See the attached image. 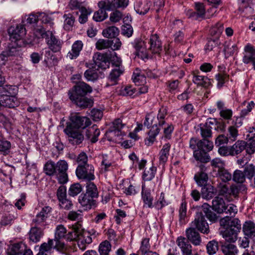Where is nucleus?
<instances>
[{"mask_svg":"<svg viewBox=\"0 0 255 255\" xmlns=\"http://www.w3.org/2000/svg\"><path fill=\"white\" fill-rule=\"evenodd\" d=\"M68 164L64 160H60L56 163L49 160L44 164L43 171L49 176H55L60 183L65 184L68 181Z\"/></svg>","mask_w":255,"mask_h":255,"instance_id":"nucleus-1","label":"nucleus"},{"mask_svg":"<svg viewBox=\"0 0 255 255\" xmlns=\"http://www.w3.org/2000/svg\"><path fill=\"white\" fill-rule=\"evenodd\" d=\"M158 119L151 114H147L143 125L147 128H151L148 132V137L145 139V143L147 146H151L155 140L157 135L159 133L160 128L157 123Z\"/></svg>","mask_w":255,"mask_h":255,"instance_id":"nucleus-2","label":"nucleus"},{"mask_svg":"<svg viewBox=\"0 0 255 255\" xmlns=\"http://www.w3.org/2000/svg\"><path fill=\"white\" fill-rule=\"evenodd\" d=\"M191 227L200 233L208 235L210 232V228L208 223L205 219V216L202 211L196 213L194 221L191 222Z\"/></svg>","mask_w":255,"mask_h":255,"instance_id":"nucleus-3","label":"nucleus"},{"mask_svg":"<svg viewBox=\"0 0 255 255\" xmlns=\"http://www.w3.org/2000/svg\"><path fill=\"white\" fill-rule=\"evenodd\" d=\"M39 30L42 37L47 39V43L49 48L54 52L59 51L61 48L62 42L55 37L52 32L49 30L45 31L43 28H41Z\"/></svg>","mask_w":255,"mask_h":255,"instance_id":"nucleus-4","label":"nucleus"},{"mask_svg":"<svg viewBox=\"0 0 255 255\" xmlns=\"http://www.w3.org/2000/svg\"><path fill=\"white\" fill-rule=\"evenodd\" d=\"M76 174L79 179L88 181H91L95 178L94 168L92 164L78 166L76 170Z\"/></svg>","mask_w":255,"mask_h":255,"instance_id":"nucleus-5","label":"nucleus"},{"mask_svg":"<svg viewBox=\"0 0 255 255\" xmlns=\"http://www.w3.org/2000/svg\"><path fill=\"white\" fill-rule=\"evenodd\" d=\"M71 123L66 127H71L75 129H85L91 124L90 119L86 117H81L78 115H73L70 117Z\"/></svg>","mask_w":255,"mask_h":255,"instance_id":"nucleus-6","label":"nucleus"},{"mask_svg":"<svg viewBox=\"0 0 255 255\" xmlns=\"http://www.w3.org/2000/svg\"><path fill=\"white\" fill-rule=\"evenodd\" d=\"M93 60L98 68L106 69L110 67V63L113 60L111 54L97 52L93 56Z\"/></svg>","mask_w":255,"mask_h":255,"instance_id":"nucleus-7","label":"nucleus"},{"mask_svg":"<svg viewBox=\"0 0 255 255\" xmlns=\"http://www.w3.org/2000/svg\"><path fill=\"white\" fill-rule=\"evenodd\" d=\"M92 91V88L87 83L84 82H79L72 89L69 90L68 95L69 97L70 95L76 97L86 96L88 93Z\"/></svg>","mask_w":255,"mask_h":255,"instance_id":"nucleus-8","label":"nucleus"},{"mask_svg":"<svg viewBox=\"0 0 255 255\" xmlns=\"http://www.w3.org/2000/svg\"><path fill=\"white\" fill-rule=\"evenodd\" d=\"M64 131L68 136L69 143L73 145L81 143L84 140V136L79 129H75L71 127H66Z\"/></svg>","mask_w":255,"mask_h":255,"instance_id":"nucleus-9","label":"nucleus"},{"mask_svg":"<svg viewBox=\"0 0 255 255\" xmlns=\"http://www.w3.org/2000/svg\"><path fill=\"white\" fill-rule=\"evenodd\" d=\"M220 224L223 228H227L238 233L240 232L242 229L241 221L238 218H233L227 216L220 220Z\"/></svg>","mask_w":255,"mask_h":255,"instance_id":"nucleus-10","label":"nucleus"},{"mask_svg":"<svg viewBox=\"0 0 255 255\" xmlns=\"http://www.w3.org/2000/svg\"><path fill=\"white\" fill-rule=\"evenodd\" d=\"M10 40L15 43L22 39L26 34L25 28L23 24H18L11 26L8 30Z\"/></svg>","mask_w":255,"mask_h":255,"instance_id":"nucleus-11","label":"nucleus"},{"mask_svg":"<svg viewBox=\"0 0 255 255\" xmlns=\"http://www.w3.org/2000/svg\"><path fill=\"white\" fill-rule=\"evenodd\" d=\"M132 47L135 49L137 56L144 59H148L149 56L148 54V50L145 44V42L140 38H136L131 42Z\"/></svg>","mask_w":255,"mask_h":255,"instance_id":"nucleus-12","label":"nucleus"},{"mask_svg":"<svg viewBox=\"0 0 255 255\" xmlns=\"http://www.w3.org/2000/svg\"><path fill=\"white\" fill-rule=\"evenodd\" d=\"M99 9L96 11L93 15V19L96 21H102L108 17L106 11L111 10L110 7L108 6L104 0L98 2Z\"/></svg>","mask_w":255,"mask_h":255,"instance_id":"nucleus-13","label":"nucleus"},{"mask_svg":"<svg viewBox=\"0 0 255 255\" xmlns=\"http://www.w3.org/2000/svg\"><path fill=\"white\" fill-rule=\"evenodd\" d=\"M125 126L122 123L121 119H118L114 121L113 123V127H111L106 132V135L110 141L113 140V135L119 136V135H122L123 133L121 129Z\"/></svg>","mask_w":255,"mask_h":255,"instance_id":"nucleus-14","label":"nucleus"},{"mask_svg":"<svg viewBox=\"0 0 255 255\" xmlns=\"http://www.w3.org/2000/svg\"><path fill=\"white\" fill-rule=\"evenodd\" d=\"M148 42L149 44V48H147L148 54L149 52L153 54H159L162 51V43L156 34L151 35Z\"/></svg>","mask_w":255,"mask_h":255,"instance_id":"nucleus-15","label":"nucleus"},{"mask_svg":"<svg viewBox=\"0 0 255 255\" xmlns=\"http://www.w3.org/2000/svg\"><path fill=\"white\" fill-rule=\"evenodd\" d=\"M69 98L73 103L81 109L91 108L93 105V100L86 96L76 97L70 95Z\"/></svg>","mask_w":255,"mask_h":255,"instance_id":"nucleus-16","label":"nucleus"},{"mask_svg":"<svg viewBox=\"0 0 255 255\" xmlns=\"http://www.w3.org/2000/svg\"><path fill=\"white\" fill-rule=\"evenodd\" d=\"M52 208L49 206L44 207L41 211L33 219V223L35 226H44L46 225V221L48 217L49 214L51 212Z\"/></svg>","mask_w":255,"mask_h":255,"instance_id":"nucleus-17","label":"nucleus"},{"mask_svg":"<svg viewBox=\"0 0 255 255\" xmlns=\"http://www.w3.org/2000/svg\"><path fill=\"white\" fill-rule=\"evenodd\" d=\"M243 62L246 64L252 63L255 70V49L250 44L245 47Z\"/></svg>","mask_w":255,"mask_h":255,"instance_id":"nucleus-18","label":"nucleus"},{"mask_svg":"<svg viewBox=\"0 0 255 255\" xmlns=\"http://www.w3.org/2000/svg\"><path fill=\"white\" fill-rule=\"evenodd\" d=\"M17 218L16 210L13 206L11 207V209L8 212L5 213L1 217L0 224L1 226H7L12 224Z\"/></svg>","mask_w":255,"mask_h":255,"instance_id":"nucleus-19","label":"nucleus"},{"mask_svg":"<svg viewBox=\"0 0 255 255\" xmlns=\"http://www.w3.org/2000/svg\"><path fill=\"white\" fill-rule=\"evenodd\" d=\"M194 228L190 227L186 229V236L187 240L194 246H199L201 243V238L200 234Z\"/></svg>","mask_w":255,"mask_h":255,"instance_id":"nucleus-20","label":"nucleus"},{"mask_svg":"<svg viewBox=\"0 0 255 255\" xmlns=\"http://www.w3.org/2000/svg\"><path fill=\"white\" fill-rule=\"evenodd\" d=\"M79 203L84 210H88L96 207V201L91 197L82 194L79 197Z\"/></svg>","mask_w":255,"mask_h":255,"instance_id":"nucleus-21","label":"nucleus"},{"mask_svg":"<svg viewBox=\"0 0 255 255\" xmlns=\"http://www.w3.org/2000/svg\"><path fill=\"white\" fill-rule=\"evenodd\" d=\"M200 171L197 172L194 176V179L198 186H204L207 184L208 181V175L205 172L206 168L203 165L200 166Z\"/></svg>","mask_w":255,"mask_h":255,"instance_id":"nucleus-22","label":"nucleus"},{"mask_svg":"<svg viewBox=\"0 0 255 255\" xmlns=\"http://www.w3.org/2000/svg\"><path fill=\"white\" fill-rule=\"evenodd\" d=\"M176 242L178 246L181 249L183 255L192 254V246L185 237H178Z\"/></svg>","mask_w":255,"mask_h":255,"instance_id":"nucleus-23","label":"nucleus"},{"mask_svg":"<svg viewBox=\"0 0 255 255\" xmlns=\"http://www.w3.org/2000/svg\"><path fill=\"white\" fill-rule=\"evenodd\" d=\"M100 134V129L95 125L88 128L85 131L86 138L89 140L92 143H95L98 141Z\"/></svg>","mask_w":255,"mask_h":255,"instance_id":"nucleus-24","label":"nucleus"},{"mask_svg":"<svg viewBox=\"0 0 255 255\" xmlns=\"http://www.w3.org/2000/svg\"><path fill=\"white\" fill-rule=\"evenodd\" d=\"M121 62L118 60L116 63H114L115 66L118 67L117 69H115L112 71L109 77V82L107 86L116 85L117 83V80L120 76L123 73V71L120 69V66Z\"/></svg>","mask_w":255,"mask_h":255,"instance_id":"nucleus-25","label":"nucleus"},{"mask_svg":"<svg viewBox=\"0 0 255 255\" xmlns=\"http://www.w3.org/2000/svg\"><path fill=\"white\" fill-rule=\"evenodd\" d=\"M83 46V43L82 41H76L72 45L71 51L68 53L67 57L70 59L76 58L79 55Z\"/></svg>","mask_w":255,"mask_h":255,"instance_id":"nucleus-26","label":"nucleus"},{"mask_svg":"<svg viewBox=\"0 0 255 255\" xmlns=\"http://www.w3.org/2000/svg\"><path fill=\"white\" fill-rule=\"evenodd\" d=\"M199 72L193 73V82L196 84L198 86H202L205 88H207L210 85V79L206 76H203L198 75Z\"/></svg>","mask_w":255,"mask_h":255,"instance_id":"nucleus-27","label":"nucleus"},{"mask_svg":"<svg viewBox=\"0 0 255 255\" xmlns=\"http://www.w3.org/2000/svg\"><path fill=\"white\" fill-rule=\"evenodd\" d=\"M171 148V144L167 143L162 146L159 153V164L164 165L167 161L169 155V151Z\"/></svg>","mask_w":255,"mask_h":255,"instance_id":"nucleus-28","label":"nucleus"},{"mask_svg":"<svg viewBox=\"0 0 255 255\" xmlns=\"http://www.w3.org/2000/svg\"><path fill=\"white\" fill-rule=\"evenodd\" d=\"M226 204L223 198L217 196L212 201V208L219 214L224 213L225 211Z\"/></svg>","mask_w":255,"mask_h":255,"instance_id":"nucleus-29","label":"nucleus"},{"mask_svg":"<svg viewBox=\"0 0 255 255\" xmlns=\"http://www.w3.org/2000/svg\"><path fill=\"white\" fill-rule=\"evenodd\" d=\"M245 140H237L233 145L230 146L231 156L238 157L239 154L245 150Z\"/></svg>","mask_w":255,"mask_h":255,"instance_id":"nucleus-30","label":"nucleus"},{"mask_svg":"<svg viewBox=\"0 0 255 255\" xmlns=\"http://www.w3.org/2000/svg\"><path fill=\"white\" fill-rule=\"evenodd\" d=\"M243 231L245 236L250 238L255 237V224L252 221H246L243 224Z\"/></svg>","mask_w":255,"mask_h":255,"instance_id":"nucleus-31","label":"nucleus"},{"mask_svg":"<svg viewBox=\"0 0 255 255\" xmlns=\"http://www.w3.org/2000/svg\"><path fill=\"white\" fill-rule=\"evenodd\" d=\"M43 235L42 230L38 227H32L29 232V239L33 243L39 242Z\"/></svg>","mask_w":255,"mask_h":255,"instance_id":"nucleus-32","label":"nucleus"},{"mask_svg":"<svg viewBox=\"0 0 255 255\" xmlns=\"http://www.w3.org/2000/svg\"><path fill=\"white\" fill-rule=\"evenodd\" d=\"M211 206L207 203H204L201 208L205 214L207 218L212 222H215L218 220V216L216 213L212 211Z\"/></svg>","mask_w":255,"mask_h":255,"instance_id":"nucleus-33","label":"nucleus"},{"mask_svg":"<svg viewBox=\"0 0 255 255\" xmlns=\"http://www.w3.org/2000/svg\"><path fill=\"white\" fill-rule=\"evenodd\" d=\"M92 242V238L87 233H84L79 237L77 241L78 246L80 250L84 251L87 246Z\"/></svg>","mask_w":255,"mask_h":255,"instance_id":"nucleus-34","label":"nucleus"},{"mask_svg":"<svg viewBox=\"0 0 255 255\" xmlns=\"http://www.w3.org/2000/svg\"><path fill=\"white\" fill-rule=\"evenodd\" d=\"M216 194V190L211 185L204 186L201 189V195L203 198L207 200L213 198Z\"/></svg>","mask_w":255,"mask_h":255,"instance_id":"nucleus-35","label":"nucleus"},{"mask_svg":"<svg viewBox=\"0 0 255 255\" xmlns=\"http://www.w3.org/2000/svg\"><path fill=\"white\" fill-rule=\"evenodd\" d=\"M63 17L64 18L63 28L65 30L69 31L72 29L75 21V17L70 13H65Z\"/></svg>","mask_w":255,"mask_h":255,"instance_id":"nucleus-36","label":"nucleus"},{"mask_svg":"<svg viewBox=\"0 0 255 255\" xmlns=\"http://www.w3.org/2000/svg\"><path fill=\"white\" fill-rule=\"evenodd\" d=\"M86 191L85 194L92 198H97L99 196V192L97 186L92 182L88 181L86 183Z\"/></svg>","mask_w":255,"mask_h":255,"instance_id":"nucleus-37","label":"nucleus"},{"mask_svg":"<svg viewBox=\"0 0 255 255\" xmlns=\"http://www.w3.org/2000/svg\"><path fill=\"white\" fill-rule=\"evenodd\" d=\"M221 249L224 255H238L239 252L237 247L231 243L222 246Z\"/></svg>","mask_w":255,"mask_h":255,"instance_id":"nucleus-38","label":"nucleus"},{"mask_svg":"<svg viewBox=\"0 0 255 255\" xmlns=\"http://www.w3.org/2000/svg\"><path fill=\"white\" fill-rule=\"evenodd\" d=\"M195 159L201 162L207 163L210 160V157L207 152L200 150H195L193 154Z\"/></svg>","mask_w":255,"mask_h":255,"instance_id":"nucleus-39","label":"nucleus"},{"mask_svg":"<svg viewBox=\"0 0 255 255\" xmlns=\"http://www.w3.org/2000/svg\"><path fill=\"white\" fill-rule=\"evenodd\" d=\"M108 6L110 7L111 10L113 8L125 7L128 4V0H105Z\"/></svg>","mask_w":255,"mask_h":255,"instance_id":"nucleus-40","label":"nucleus"},{"mask_svg":"<svg viewBox=\"0 0 255 255\" xmlns=\"http://www.w3.org/2000/svg\"><path fill=\"white\" fill-rule=\"evenodd\" d=\"M119 29L115 26H109L104 29L102 34L105 37L113 38L116 37L119 34Z\"/></svg>","mask_w":255,"mask_h":255,"instance_id":"nucleus-41","label":"nucleus"},{"mask_svg":"<svg viewBox=\"0 0 255 255\" xmlns=\"http://www.w3.org/2000/svg\"><path fill=\"white\" fill-rule=\"evenodd\" d=\"M213 143L208 139H203L198 141V148L199 150L209 152L212 150Z\"/></svg>","mask_w":255,"mask_h":255,"instance_id":"nucleus-42","label":"nucleus"},{"mask_svg":"<svg viewBox=\"0 0 255 255\" xmlns=\"http://www.w3.org/2000/svg\"><path fill=\"white\" fill-rule=\"evenodd\" d=\"M223 234V237L228 242L231 243L235 242L238 238V234L239 233L236 231H233L227 228Z\"/></svg>","mask_w":255,"mask_h":255,"instance_id":"nucleus-43","label":"nucleus"},{"mask_svg":"<svg viewBox=\"0 0 255 255\" xmlns=\"http://www.w3.org/2000/svg\"><path fill=\"white\" fill-rule=\"evenodd\" d=\"M150 8V3L146 1L137 2L134 6V9L137 13L140 14L146 13Z\"/></svg>","mask_w":255,"mask_h":255,"instance_id":"nucleus-44","label":"nucleus"},{"mask_svg":"<svg viewBox=\"0 0 255 255\" xmlns=\"http://www.w3.org/2000/svg\"><path fill=\"white\" fill-rule=\"evenodd\" d=\"M133 82L136 85H143L146 83V77L139 73V70L136 69L132 75Z\"/></svg>","mask_w":255,"mask_h":255,"instance_id":"nucleus-45","label":"nucleus"},{"mask_svg":"<svg viewBox=\"0 0 255 255\" xmlns=\"http://www.w3.org/2000/svg\"><path fill=\"white\" fill-rule=\"evenodd\" d=\"M179 217L180 223L181 224H185V220L187 217V204L184 200H182L179 209Z\"/></svg>","mask_w":255,"mask_h":255,"instance_id":"nucleus-46","label":"nucleus"},{"mask_svg":"<svg viewBox=\"0 0 255 255\" xmlns=\"http://www.w3.org/2000/svg\"><path fill=\"white\" fill-rule=\"evenodd\" d=\"M195 9L196 12H192L190 16L195 17L196 18L198 17H204L205 14V9L204 5L202 3H195Z\"/></svg>","mask_w":255,"mask_h":255,"instance_id":"nucleus-47","label":"nucleus"},{"mask_svg":"<svg viewBox=\"0 0 255 255\" xmlns=\"http://www.w3.org/2000/svg\"><path fill=\"white\" fill-rule=\"evenodd\" d=\"M97 69L92 67L87 70L84 73V76L88 81H95L98 79L99 75Z\"/></svg>","mask_w":255,"mask_h":255,"instance_id":"nucleus-48","label":"nucleus"},{"mask_svg":"<svg viewBox=\"0 0 255 255\" xmlns=\"http://www.w3.org/2000/svg\"><path fill=\"white\" fill-rule=\"evenodd\" d=\"M111 248L112 246L110 243L106 240L100 244L99 252L101 255H108L111 250Z\"/></svg>","mask_w":255,"mask_h":255,"instance_id":"nucleus-49","label":"nucleus"},{"mask_svg":"<svg viewBox=\"0 0 255 255\" xmlns=\"http://www.w3.org/2000/svg\"><path fill=\"white\" fill-rule=\"evenodd\" d=\"M156 171V168L154 166L146 168L142 175L143 179L144 181H150L154 178Z\"/></svg>","mask_w":255,"mask_h":255,"instance_id":"nucleus-50","label":"nucleus"},{"mask_svg":"<svg viewBox=\"0 0 255 255\" xmlns=\"http://www.w3.org/2000/svg\"><path fill=\"white\" fill-rule=\"evenodd\" d=\"M224 30L223 24L218 22L211 29V34L215 36V38L218 39L219 37L222 33Z\"/></svg>","mask_w":255,"mask_h":255,"instance_id":"nucleus-51","label":"nucleus"},{"mask_svg":"<svg viewBox=\"0 0 255 255\" xmlns=\"http://www.w3.org/2000/svg\"><path fill=\"white\" fill-rule=\"evenodd\" d=\"M25 245L22 243H16L13 245L9 255H19L23 253Z\"/></svg>","mask_w":255,"mask_h":255,"instance_id":"nucleus-52","label":"nucleus"},{"mask_svg":"<svg viewBox=\"0 0 255 255\" xmlns=\"http://www.w3.org/2000/svg\"><path fill=\"white\" fill-rule=\"evenodd\" d=\"M218 175L220 179L223 182H228L232 179V174L224 167L218 171Z\"/></svg>","mask_w":255,"mask_h":255,"instance_id":"nucleus-53","label":"nucleus"},{"mask_svg":"<svg viewBox=\"0 0 255 255\" xmlns=\"http://www.w3.org/2000/svg\"><path fill=\"white\" fill-rule=\"evenodd\" d=\"M142 198L145 204L147 205L149 208H152L153 197L151 195L150 191L148 190H142Z\"/></svg>","mask_w":255,"mask_h":255,"instance_id":"nucleus-54","label":"nucleus"},{"mask_svg":"<svg viewBox=\"0 0 255 255\" xmlns=\"http://www.w3.org/2000/svg\"><path fill=\"white\" fill-rule=\"evenodd\" d=\"M207 253L210 255L215 254L218 250V243L215 240H212L208 242L206 246Z\"/></svg>","mask_w":255,"mask_h":255,"instance_id":"nucleus-55","label":"nucleus"},{"mask_svg":"<svg viewBox=\"0 0 255 255\" xmlns=\"http://www.w3.org/2000/svg\"><path fill=\"white\" fill-rule=\"evenodd\" d=\"M81 14L79 17V21L81 24L86 23L88 20V16L90 14L92 11L90 9H87L85 7H83L80 10Z\"/></svg>","mask_w":255,"mask_h":255,"instance_id":"nucleus-56","label":"nucleus"},{"mask_svg":"<svg viewBox=\"0 0 255 255\" xmlns=\"http://www.w3.org/2000/svg\"><path fill=\"white\" fill-rule=\"evenodd\" d=\"M150 245L149 244V239L144 238L141 243L139 251L141 253V255H144L150 252Z\"/></svg>","mask_w":255,"mask_h":255,"instance_id":"nucleus-57","label":"nucleus"},{"mask_svg":"<svg viewBox=\"0 0 255 255\" xmlns=\"http://www.w3.org/2000/svg\"><path fill=\"white\" fill-rule=\"evenodd\" d=\"M232 179L237 183H242L245 181V174L244 172L240 170H236L234 172Z\"/></svg>","mask_w":255,"mask_h":255,"instance_id":"nucleus-58","label":"nucleus"},{"mask_svg":"<svg viewBox=\"0 0 255 255\" xmlns=\"http://www.w3.org/2000/svg\"><path fill=\"white\" fill-rule=\"evenodd\" d=\"M54 247V241L49 239L47 243H42L39 248V251L44 253L50 252Z\"/></svg>","mask_w":255,"mask_h":255,"instance_id":"nucleus-59","label":"nucleus"},{"mask_svg":"<svg viewBox=\"0 0 255 255\" xmlns=\"http://www.w3.org/2000/svg\"><path fill=\"white\" fill-rule=\"evenodd\" d=\"M82 190V186L79 183H74L70 186L68 193L70 196L74 197L80 193Z\"/></svg>","mask_w":255,"mask_h":255,"instance_id":"nucleus-60","label":"nucleus"},{"mask_svg":"<svg viewBox=\"0 0 255 255\" xmlns=\"http://www.w3.org/2000/svg\"><path fill=\"white\" fill-rule=\"evenodd\" d=\"M238 50L237 46L236 45H231L230 44H226L224 45V51L226 56H230L233 55Z\"/></svg>","mask_w":255,"mask_h":255,"instance_id":"nucleus-61","label":"nucleus"},{"mask_svg":"<svg viewBox=\"0 0 255 255\" xmlns=\"http://www.w3.org/2000/svg\"><path fill=\"white\" fill-rule=\"evenodd\" d=\"M245 150L246 152L250 154H253L255 152V140L250 139L245 141Z\"/></svg>","mask_w":255,"mask_h":255,"instance_id":"nucleus-62","label":"nucleus"},{"mask_svg":"<svg viewBox=\"0 0 255 255\" xmlns=\"http://www.w3.org/2000/svg\"><path fill=\"white\" fill-rule=\"evenodd\" d=\"M96 47L99 50L110 48L109 39H100L96 43Z\"/></svg>","mask_w":255,"mask_h":255,"instance_id":"nucleus-63","label":"nucleus"},{"mask_svg":"<svg viewBox=\"0 0 255 255\" xmlns=\"http://www.w3.org/2000/svg\"><path fill=\"white\" fill-rule=\"evenodd\" d=\"M123 16V14L121 11L116 10L111 13L110 20L114 23L118 22L121 20Z\"/></svg>","mask_w":255,"mask_h":255,"instance_id":"nucleus-64","label":"nucleus"}]
</instances>
